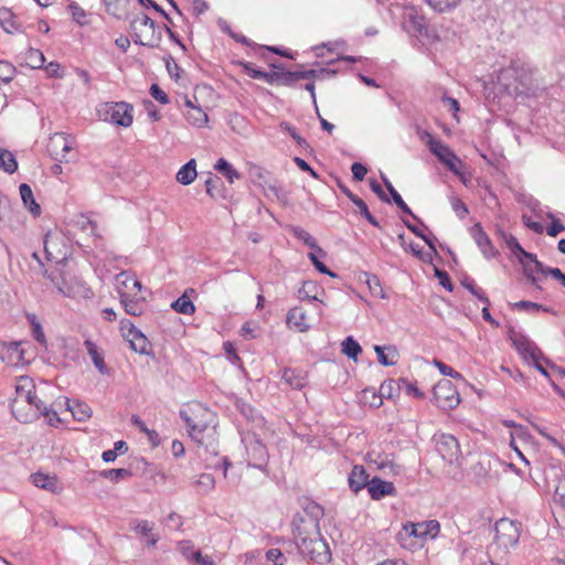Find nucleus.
<instances>
[{
  "instance_id": "nucleus-1",
  "label": "nucleus",
  "mask_w": 565,
  "mask_h": 565,
  "mask_svg": "<svg viewBox=\"0 0 565 565\" xmlns=\"http://www.w3.org/2000/svg\"><path fill=\"white\" fill-rule=\"evenodd\" d=\"M294 536L301 554L318 564H327L331 561V551L322 537L320 526L313 520L302 521L294 526Z\"/></svg>"
},
{
  "instance_id": "nucleus-2",
  "label": "nucleus",
  "mask_w": 565,
  "mask_h": 565,
  "mask_svg": "<svg viewBox=\"0 0 565 565\" xmlns=\"http://www.w3.org/2000/svg\"><path fill=\"white\" fill-rule=\"evenodd\" d=\"M130 34L136 44L149 47L159 46L162 38L159 26L145 13L131 19Z\"/></svg>"
},
{
  "instance_id": "nucleus-3",
  "label": "nucleus",
  "mask_w": 565,
  "mask_h": 565,
  "mask_svg": "<svg viewBox=\"0 0 565 565\" xmlns=\"http://www.w3.org/2000/svg\"><path fill=\"white\" fill-rule=\"evenodd\" d=\"M212 415L210 411L201 405L180 411V417L186 424L190 437L200 445L203 444L204 433L209 427L207 420Z\"/></svg>"
},
{
  "instance_id": "nucleus-4",
  "label": "nucleus",
  "mask_w": 565,
  "mask_h": 565,
  "mask_svg": "<svg viewBox=\"0 0 565 565\" xmlns=\"http://www.w3.org/2000/svg\"><path fill=\"white\" fill-rule=\"evenodd\" d=\"M494 531V546L502 554H505L511 547L519 543L521 535V523L508 518H502L495 522Z\"/></svg>"
},
{
  "instance_id": "nucleus-5",
  "label": "nucleus",
  "mask_w": 565,
  "mask_h": 565,
  "mask_svg": "<svg viewBox=\"0 0 565 565\" xmlns=\"http://www.w3.org/2000/svg\"><path fill=\"white\" fill-rule=\"evenodd\" d=\"M440 530L439 522L436 520L412 523L408 522L403 525L402 531L397 534V541L403 547L407 546V540L411 537L426 541L427 539H435Z\"/></svg>"
},
{
  "instance_id": "nucleus-6",
  "label": "nucleus",
  "mask_w": 565,
  "mask_h": 565,
  "mask_svg": "<svg viewBox=\"0 0 565 565\" xmlns=\"http://www.w3.org/2000/svg\"><path fill=\"white\" fill-rule=\"evenodd\" d=\"M433 402L441 409H454L459 405V393L450 380H440L434 386Z\"/></svg>"
},
{
  "instance_id": "nucleus-7",
  "label": "nucleus",
  "mask_w": 565,
  "mask_h": 565,
  "mask_svg": "<svg viewBox=\"0 0 565 565\" xmlns=\"http://www.w3.org/2000/svg\"><path fill=\"white\" fill-rule=\"evenodd\" d=\"M499 82L502 83L510 95H521L530 88L531 77L527 74L519 76L515 66L512 65L501 72Z\"/></svg>"
},
{
  "instance_id": "nucleus-8",
  "label": "nucleus",
  "mask_w": 565,
  "mask_h": 565,
  "mask_svg": "<svg viewBox=\"0 0 565 565\" xmlns=\"http://www.w3.org/2000/svg\"><path fill=\"white\" fill-rule=\"evenodd\" d=\"M429 150L438 158L440 162H443L448 170H450L456 175L461 177V172L459 167L461 166V160L457 154L445 143L436 140L434 137H429L428 140Z\"/></svg>"
},
{
  "instance_id": "nucleus-9",
  "label": "nucleus",
  "mask_w": 565,
  "mask_h": 565,
  "mask_svg": "<svg viewBox=\"0 0 565 565\" xmlns=\"http://www.w3.org/2000/svg\"><path fill=\"white\" fill-rule=\"evenodd\" d=\"M132 106L128 103H110L105 104L99 110L104 111L105 120L122 127H129L132 124Z\"/></svg>"
},
{
  "instance_id": "nucleus-10",
  "label": "nucleus",
  "mask_w": 565,
  "mask_h": 565,
  "mask_svg": "<svg viewBox=\"0 0 565 565\" xmlns=\"http://www.w3.org/2000/svg\"><path fill=\"white\" fill-rule=\"evenodd\" d=\"M509 339L513 348L524 360L533 361L536 358L543 356L537 345L523 333L518 332L514 329H510Z\"/></svg>"
},
{
  "instance_id": "nucleus-11",
  "label": "nucleus",
  "mask_w": 565,
  "mask_h": 565,
  "mask_svg": "<svg viewBox=\"0 0 565 565\" xmlns=\"http://www.w3.org/2000/svg\"><path fill=\"white\" fill-rule=\"evenodd\" d=\"M130 529L138 535L146 547H154L160 540L153 522L148 520H132Z\"/></svg>"
},
{
  "instance_id": "nucleus-12",
  "label": "nucleus",
  "mask_w": 565,
  "mask_h": 565,
  "mask_svg": "<svg viewBox=\"0 0 565 565\" xmlns=\"http://www.w3.org/2000/svg\"><path fill=\"white\" fill-rule=\"evenodd\" d=\"M403 26L413 35L427 34V23L423 14L415 7L406 8L403 14Z\"/></svg>"
},
{
  "instance_id": "nucleus-13",
  "label": "nucleus",
  "mask_w": 565,
  "mask_h": 565,
  "mask_svg": "<svg viewBox=\"0 0 565 565\" xmlns=\"http://www.w3.org/2000/svg\"><path fill=\"white\" fill-rule=\"evenodd\" d=\"M436 450L449 463L457 461L460 456L459 443L452 435H440L436 443Z\"/></svg>"
},
{
  "instance_id": "nucleus-14",
  "label": "nucleus",
  "mask_w": 565,
  "mask_h": 565,
  "mask_svg": "<svg viewBox=\"0 0 565 565\" xmlns=\"http://www.w3.org/2000/svg\"><path fill=\"white\" fill-rule=\"evenodd\" d=\"M516 256L523 266L524 275L526 278L533 286L536 287V289H541V287L537 285V278L534 276V273L543 274L546 267L543 265V263L537 260L535 254L529 253L526 250H524V253H519Z\"/></svg>"
},
{
  "instance_id": "nucleus-15",
  "label": "nucleus",
  "mask_w": 565,
  "mask_h": 565,
  "mask_svg": "<svg viewBox=\"0 0 565 565\" xmlns=\"http://www.w3.org/2000/svg\"><path fill=\"white\" fill-rule=\"evenodd\" d=\"M248 463L255 468L263 470L268 460V451L266 446L258 439L250 440L246 447Z\"/></svg>"
},
{
  "instance_id": "nucleus-16",
  "label": "nucleus",
  "mask_w": 565,
  "mask_h": 565,
  "mask_svg": "<svg viewBox=\"0 0 565 565\" xmlns=\"http://www.w3.org/2000/svg\"><path fill=\"white\" fill-rule=\"evenodd\" d=\"M72 150V143L63 132L54 134L49 143V151L52 158L58 162L65 159L67 152Z\"/></svg>"
},
{
  "instance_id": "nucleus-17",
  "label": "nucleus",
  "mask_w": 565,
  "mask_h": 565,
  "mask_svg": "<svg viewBox=\"0 0 565 565\" xmlns=\"http://www.w3.org/2000/svg\"><path fill=\"white\" fill-rule=\"evenodd\" d=\"M470 232H471V236L473 237L476 244L478 245V247L480 248V250L482 252V254L484 255L486 258L490 259L498 255V250L492 245L489 236L483 231L480 223L475 224L471 227Z\"/></svg>"
},
{
  "instance_id": "nucleus-18",
  "label": "nucleus",
  "mask_w": 565,
  "mask_h": 565,
  "mask_svg": "<svg viewBox=\"0 0 565 565\" xmlns=\"http://www.w3.org/2000/svg\"><path fill=\"white\" fill-rule=\"evenodd\" d=\"M116 289L121 297L122 289L130 290L132 296H138L141 294L142 285L136 278L135 274L128 270H122L121 273L116 275Z\"/></svg>"
},
{
  "instance_id": "nucleus-19",
  "label": "nucleus",
  "mask_w": 565,
  "mask_h": 565,
  "mask_svg": "<svg viewBox=\"0 0 565 565\" xmlns=\"http://www.w3.org/2000/svg\"><path fill=\"white\" fill-rule=\"evenodd\" d=\"M15 393L17 397L14 399V404H32L35 403L36 399V393L34 391V385L32 383V380L28 376H21L18 380L17 386H15Z\"/></svg>"
},
{
  "instance_id": "nucleus-20",
  "label": "nucleus",
  "mask_w": 565,
  "mask_h": 565,
  "mask_svg": "<svg viewBox=\"0 0 565 565\" xmlns=\"http://www.w3.org/2000/svg\"><path fill=\"white\" fill-rule=\"evenodd\" d=\"M119 299L127 315L141 316L143 313L145 297L141 294L132 296L130 290L122 289Z\"/></svg>"
},
{
  "instance_id": "nucleus-21",
  "label": "nucleus",
  "mask_w": 565,
  "mask_h": 565,
  "mask_svg": "<svg viewBox=\"0 0 565 565\" xmlns=\"http://www.w3.org/2000/svg\"><path fill=\"white\" fill-rule=\"evenodd\" d=\"M367 491L373 500H381L386 495H394L395 486L391 481H384L381 478L374 477L367 483Z\"/></svg>"
},
{
  "instance_id": "nucleus-22",
  "label": "nucleus",
  "mask_w": 565,
  "mask_h": 565,
  "mask_svg": "<svg viewBox=\"0 0 565 565\" xmlns=\"http://www.w3.org/2000/svg\"><path fill=\"white\" fill-rule=\"evenodd\" d=\"M286 322L289 328L299 332H306L310 328L307 312L301 307L291 308L287 313Z\"/></svg>"
},
{
  "instance_id": "nucleus-23",
  "label": "nucleus",
  "mask_w": 565,
  "mask_h": 565,
  "mask_svg": "<svg viewBox=\"0 0 565 565\" xmlns=\"http://www.w3.org/2000/svg\"><path fill=\"white\" fill-rule=\"evenodd\" d=\"M125 338L130 343V349L140 354H148L150 343L146 335L134 324H130V331L125 333Z\"/></svg>"
},
{
  "instance_id": "nucleus-24",
  "label": "nucleus",
  "mask_w": 565,
  "mask_h": 565,
  "mask_svg": "<svg viewBox=\"0 0 565 565\" xmlns=\"http://www.w3.org/2000/svg\"><path fill=\"white\" fill-rule=\"evenodd\" d=\"M271 67L277 68V71L268 72L266 83L268 84H278L282 86H292L296 81V71H285L275 64H270Z\"/></svg>"
},
{
  "instance_id": "nucleus-25",
  "label": "nucleus",
  "mask_w": 565,
  "mask_h": 565,
  "mask_svg": "<svg viewBox=\"0 0 565 565\" xmlns=\"http://www.w3.org/2000/svg\"><path fill=\"white\" fill-rule=\"evenodd\" d=\"M348 481L350 489L355 493L365 487L367 488V483H370L369 475L363 466H354Z\"/></svg>"
},
{
  "instance_id": "nucleus-26",
  "label": "nucleus",
  "mask_w": 565,
  "mask_h": 565,
  "mask_svg": "<svg viewBox=\"0 0 565 565\" xmlns=\"http://www.w3.org/2000/svg\"><path fill=\"white\" fill-rule=\"evenodd\" d=\"M374 351L377 355V361L384 366H393L398 361V350L394 345H374Z\"/></svg>"
},
{
  "instance_id": "nucleus-27",
  "label": "nucleus",
  "mask_w": 565,
  "mask_h": 565,
  "mask_svg": "<svg viewBox=\"0 0 565 565\" xmlns=\"http://www.w3.org/2000/svg\"><path fill=\"white\" fill-rule=\"evenodd\" d=\"M306 515L296 514L294 516L292 526H298L302 521L313 520L316 525L319 526V519L323 515V509L316 502H309L305 507Z\"/></svg>"
},
{
  "instance_id": "nucleus-28",
  "label": "nucleus",
  "mask_w": 565,
  "mask_h": 565,
  "mask_svg": "<svg viewBox=\"0 0 565 565\" xmlns=\"http://www.w3.org/2000/svg\"><path fill=\"white\" fill-rule=\"evenodd\" d=\"M20 195L23 201L24 206L29 210V212L34 216H40L41 214V206L36 201L34 200L32 189L29 184L22 183L19 188Z\"/></svg>"
},
{
  "instance_id": "nucleus-29",
  "label": "nucleus",
  "mask_w": 565,
  "mask_h": 565,
  "mask_svg": "<svg viewBox=\"0 0 565 565\" xmlns=\"http://www.w3.org/2000/svg\"><path fill=\"white\" fill-rule=\"evenodd\" d=\"M32 482L35 487L47 490L50 492L58 491V482L55 476L36 472L31 475Z\"/></svg>"
},
{
  "instance_id": "nucleus-30",
  "label": "nucleus",
  "mask_w": 565,
  "mask_h": 565,
  "mask_svg": "<svg viewBox=\"0 0 565 565\" xmlns=\"http://www.w3.org/2000/svg\"><path fill=\"white\" fill-rule=\"evenodd\" d=\"M84 345L98 372L100 374H108L109 370L104 361L103 354L98 351L97 345L92 340H85Z\"/></svg>"
},
{
  "instance_id": "nucleus-31",
  "label": "nucleus",
  "mask_w": 565,
  "mask_h": 565,
  "mask_svg": "<svg viewBox=\"0 0 565 565\" xmlns=\"http://www.w3.org/2000/svg\"><path fill=\"white\" fill-rule=\"evenodd\" d=\"M196 175V162L194 159H191L180 168L175 179L182 185H189L195 180Z\"/></svg>"
},
{
  "instance_id": "nucleus-32",
  "label": "nucleus",
  "mask_w": 565,
  "mask_h": 565,
  "mask_svg": "<svg viewBox=\"0 0 565 565\" xmlns=\"http://www.w3.org/2000/svg\"><path fill=\"white\" fill-rule=\"evenodd\" d=\"M205 190L206 193L214 200L226 198L223 188V181L215 174L210 173L209 178L205 180Z\"/></svg>"
},
{
  "instance_id": "nucleus-33",
  "label": "nucleus",
  "mask_w": 565,
  "mask_h": 565,
  "mask_svg": "<svg viewBox=\"0 0 565 565\" xmlns=\"http://www.w3.org/2000/svg\"><path fill=\"white\" fill-rule=\"evenodd\" d=\"M0 25L7 33L20 32L21 24L18 23L17 17L8 8H0Z\"/></svg>"
},
{
  "instance_id": "nucleus-34",
  "label": "nucleus",
  "mask_w": 565,
  "mask_h": 565,
  "mask_svg": "<svg viewBox=\"0 0 565 565\" xmlns=\"http://www.w3.org/2000/svg\"><path fill=\"white\" fill-rule=\"evenodd\" d=\"M382 180L392 196V201L397 205V207L401 209L404 213L412 215L413 218L419 221L418 217L408 207V205L404 202V200L402 199L399 193L395 190V188L390 182V180L383 174H382Z\"/></svg>"
},
{
  "instance_id": "nucleus-35",
  "label": "nucleus",
  "mask_w": 565,
  "mask_h": 565,
  "mask_svg": "<svg viewBox=\"0 0 565 565\" xmlns=\"http://www.w3.org/2000/svg\"><path fill=\"white\" fill-rule=\"evenodd\" d=\"M106 12L121 19L128 9L129 0H103Z\"/></svg>"
},
{
  "instance_id": "nucleus-36",
  "label": "nucleus",
  "mask_w": 565,
  "mask_h": 565,
  "mask_svg": "<svg viewBox=\"0 0 565 565\" xmlns=\"http://www.w3.org/2000/svg\"><path fill=\"white\" fill-rule=\"evenodd\" d=\"M214 169L223 174L231 184L234 183L235 180L241 179V173L237 172L233 166L224 158H221L216 161Z\"/></svg>"
},
{
  "instance_id": "nucleus-37",
  "label": "nucleus",
  "mask_w": 565,
  "mask_h": 565,
  "mask_svg": "<svg viewBox=\"0 0 565 565\" xmlns=\"http://www.w3.org/2000/svg\"><path fill=\"white\" fill-rule=\"evenodd\" d=\"M282 380L295 390H301L307 381L301 372H296L291 369H286L282 373Z\"/></svg>"
},
{
  "instance_id": "nucleus-38",
  "label": "nucleus",
  "mask_w": 565,
  "mask_h": 565,
  "mask_svg": "<svg viewBox=\"0 0 565 565\" xmlns=\"http://www.w3.org/2000/svg\"><path fill=\"white\" fill-rule=\"evenodd\" d=\"M67 409L78 422H84L92 416V408L82 402H74L73 405H70V401H67Z\"/></svg>"
},
{
  "instance_id": "nucleus-39",
  "label": "nucleus",
  "mask_w": 565,
  "mask_h": 565,
  "mask_svg": "<svg viewBox=\"0 0 565 565\" xmlns=\"http://www.w3.org/2000/svg\"><path fill=\"white\" fill-rule=\"evenodd\" d=\"M292 233L295 237L302 241L308 247L324 256V252L319 247L316 238L309 232L301 227H295L292 228Z\"/></svg>"
},
{
  "instance_id": "nucleus-40",
  "label": "nucleus",
  "mask_w": 565,
  "mask_h": 565,
  "mask_svg": "<svg viewBox=\"0 0 565 565\" xmlns=\"http://www.w3.org/2000/svg\"><path fill=\"white\" fill-rule=\"evenodd\" d=\"M0 169L7 173H13L18 169L15 157L4 148H0Z\"/></svg>"
},
{
  "instance_id": "nucleus-41",
  "label": "nucleus",
  "mask_w": 565,
  "mask_h": 565,
  "mask_svg": "<svg viewBox=\"0 0 565 565\" xmlns=\"http://www.w3.org/2000/svg\"><path fill=\"white\" fill-rule=\"evenodd\" d=\"M252 177H253V182L264 189L267 188L268 191L277 194V189L275 185H273L269 181H268V172L263 170L262 168H255L253 170V173H252Z\"/></svg>"
},
{
  "instance_id": "nucleus-42",
  "label": "nucleus",
  "mask_w": 565,
  "mask_h": 565,
  "mask_svg": "<svg viewBox=\"0 0 565 565\" xmlns=\"http://www.w3.org/2000/svg\"><path fill=\"white\" fill-rule=\"evenodd\" d=\"M171 308L177 312L183 315H192L195 311L193 302L189 299V297L185 294L179 297L175 301H173Z\"/></svg>"
},
{
  "instance_id": "nucleus-43",
  "label": "nucleus",
  "mask_w": 565,
  "mask_h": 565,
  "mask_svg": "<svg viewBox=\"0 0 565 565\" xmlns=\"http://www.w3.org/2000/svg\"><path fill=\"white\" fill-rule=\"evenodd\" d=\"M31 406H34L35 409L39 412L40 415H43L47 418L50 425H55V423H60V418L57 416V413L55 411H52L49 408V406L43 403L41 399L36 397L35 403L30 404Z\"/></svg>"
},
{
  "instance_id": "nucleus-44",
  "label": "nucleus",
  "mask_w": 565,
  "mask_h": 565,
  "mask_svg": "<svg viewBox=\"0 0 565 565\" xmlns=\"http://www.w3.org/2000/svg\"><path fill=\"white\" fill-rule=\"evenodd\" d=\"M342 352L350 359L356 360L362 352V348L352 337H348L342 342Z\"/></svg>"
},
{
  "instance_id": "nucleus-45",
  "label": "nucleus",
  "mask_w": 565,
  "mask_h": 565,
  "mask_svg": "<svg viewBox=\"0 0 565 565\" xmlns=\"http://www.w3.org/2000/svg\"><path fill=\"white\" fill-rule=\"evenodd\" d=\"M461 285L467 290H469L475 297H477L481 302H483L487 306H490L489 298L486 296L484 291L476 285L475 280L467 277L461 281Z\"/></svg>"
},
{
  "instance_id": "nucleus-46",
  "label": "nucleus",
  "mask_w": 565,
  "mask_h": 565,
  "mask_svg": "<svg viewBox=\"0 0 565 565\" xmlns=\"http://www.w3.org/2000/svg\"><path fill=\"white\" fill-rule=\"evenodd\" d=\"M25 62L32 68H41L45 62V57L40 50L31 47L25 53Z\"/></svg>"
},
{
  "instance_id": "nucleus-47",
  "label": "nucleus",
  "mask_w": 565,
  "mask_h": 565,
  "mask_svg": "<svg viewBox=\"0 0 565 565\" xmlns=\"http://www.w3.org/2000/svg\"><path fill=\"white\" fill-rule=\"evenodd\" d=\"M188 121L198 127H202L209 120L207 115L200 107H192V110H189L186 114Z\"/></svg>"
},
{
  "instance_id": "nucleus-48",
  "label": "nucleus",
  "mask_w": 565,
  "mask_h": 565,
  "mask_svg": "<svg viewBox=\"0 0 565 565\" xmlns=\"http://www.w3.org/2000/svg\"><path fill=\"white\" fill-rule=\"evenodd\" d=\"M15 74L17 68L12 63L0 60V82L9 84L13 81Z\"/></svg>"
},
{
  "instance_id": "nucleus-49",
  "label": "nucleus",
  "mask_w": 565,
  "mask_h": 565,
  "mask_svg": "<svg viewBox=\"0 0 565 565\" xmlns=\"http://www.w3.org/2000/svg\"><path fill=\"white\" fill-rule=\"evenodd\" d=\"M426 3L437 12H447L455 9L460 0H425Z\"/></svg>"
},
{
  "instance_id": "nucleus-50",
  "label": "nucleus",
  "mask_w": 565,
  "mask_h": 565,
  "mask_svg": "<svg viewBox=\"0 0 565 565\" xmlns=\"http://www.w3.org/2000/svg\"><path fill=\"white\" fill-rule=\"evenodd\" d=\"M318 285L315 281H305L298 291L299 299L318 300L317 298Z\"/></svg>"
},
{
  "instance_id": "nucleus-51",
  "label": "nucleus",
  "mask_w": 565,
  "mask_h": 565,
  "mask_svg": "<svg viewBox=\"0 0 565 565\" xmlns=\"http://www.w3.org/2000/svg\"><path fill=\"white\" fill-rule=\"evenodd\" d=\"M401 390V385L396 383L394 380L384 381L380 386L379 394L383 398H393L396 394H398Z\"/></svg>"
},
{
  "instance_id": "nucleus-52",
  "label": "nucleus",
  "mask_w": 565,
  "mask_h": 565,
  "mask_svg": "<svg viewBox=\"0 0 565 565\" xmlns=\"http://www.w3.org/2000/svg\"><path fill=\"white\" fill-rule=\"evenodd\" d=\"M352 203L359 209L360 214L365 217L370 224L375 227L380 226L377 220L371 214L366 203L361 198H352Z\"/></svg>"
},
{
  "instance_id": "nucleus-53",
  "label": "nucleus",
  "mask_w": 565,
  "mask_h": 565,
  "mask_svg": "<svg viewBox=\"0 0 565 565\" xmlns=\"http://www.w3.org/2000/svg\"><path fill=\"white\" fill-rule=\"evenodd\" d=\"M131 475H132V472L129 469H125V468L108 469V470H103L100 472L102 477L107 478L114 482H118L119 480L128 478Z\"/></svg>"
},
{
  "instance_id": "nucleus-54",
  "label": "nucleus",
  "mask_w": 565,
  "mask_h": 565,
  "mask_svg": "<svg viewBox=\"0 0 565 565\" xmlns=\"http://www.w3.org/2000/svg\"><path fill=\"white\" fill-rule=\"evenodd\" d=\"M47 278L54 284L57 290L67 297H71L73 294L72 288L64 281V279H60V274L56 271H51L47 274Z\"/></svg>"
},
{
  "instance_id": "nucleus-55",
  "label": "nucleus",
  "mask_w": 565,
  "mask_h": 565,
  "mask_svg": "<svg viewBox=\"0 0 565 565\" xmlns=\"http://www.w3.org/2000/svg\"><path fill=\"white\" fill-rule=\"evenodd\" d=\"M280 129L287 134L290 135V137L296 141V143L303 148V149H307L309 147V143L307 142V140L305 138H302L296 130L295 127H292L290 124L288 122H281L280 124Z\"/></svg>"
},
{
  "instance_id": "nucleus-56",
  "label": "nucleus",
  "mask_w": 565,
  "mask_h": 565,
  "mask_svg": "<svg viewBox=\"0 0 565 565\" xmlns=\"http://www.w3.org/2000/svg\"><path fill=\"white\" fill-rule=\"evenodd\" d=\"M500 236L502 237L505 245L510 248V250L513 255L516 256L519 253H524L523 247L520 245V243L513 235L507 234L505 232L500 231Z\"/></svg>"
},
{
  "instance_id": "nucleus-57",
  "label": "nucleus",
  "mask_w": 565,
  "mask_h": 565,
  "mask_svg": "<svg viewBox=\"0 0 565 565\" xmlns=\"http://www.w3.org/2000/svg\"><path fill=\"white\" fill-rule=\"evenodd\" d=\"M449 202L451 204L454 212L457 214L459 218L462 220L469 214L467 205L458 196L451 195L449 198Z\"/></svg>"
},
{
  "instance_id": "nucleus-58",
  "label": "nucleus",
  "mask_w": 565,
  "mask_h": 565,
  "mask_svg": "<svg viewBox=\"0 0 565 565\" xmlns=\"http://www.w3.org/2000/svg\"><path fill=\"white\" fill-rule=\"evenodd\" d=\"M29 320L32 326V335H33L34 340L36 342H39L40 344H45L46 339H45L44 331H43L40 322L36 320L35 316L29 317Z\"/></svg>"
},
{
  "instance_id": "nucleus-59",
  "label": "nucleus",
  "mask_w": 565,
  "mask_h": 565,
  "mask_svg": "<svg viewBox=\"0 0 565 565\" xmlns=\"http://www.w3.org/2000/svg\"><path fill=\"white\" fill-rule=\"evenodd\" d=\"M242 65H243L245 73L249 77L255 78V79H262V81L266 82L268 72L255 68L252 63H242Z\"/></svg>"
},
{
  "instance_id": "nucleus-60",
  "label": "nucleus",
  "mask_w": 565,
  "mask_h": 565,
  "mask_svg": "<svg viewBox=\"0 0 565 565\" xmlns=\"http://www.w3.org/2000/svg\"><path fill=\"white\" fill-rule=\"evenodd\" d=\"M511 306L513 309H518V310H522V311H526V312L539 311L540 308H543V305L527 301V300H521V301L512 303Z\"/></svg>"
},
{
  "instance_id": "nucleus-61",
  "label": "nucleus",
  "mask_w": 565,
  "mask_h": 565,
  "mask_svg": "<svg viewBox=\"0 0 565 565\" xmlns=\"http://www.w3.org/2000/svg\"><path fill=\"white\" fill-rule=\"evenodd\" d=\"M196 483L204 492L211 491L215 486L214 477L210 473L200 475Z\"/></svg>"
},
{
  "instance_id": "nucleus-62",
  "label": "nucleus",
  "mask_w": 565,
  "mask_h": 565,
  "mask_svg": "<svg viewBox=\"0 0 565 565\" xmlns=\"http://www.w3.org/2000/svg\"><path fill=\"white\" fill-rule=\"evenodd\" d=\"M150 95L152 98H154L157 102H159L162 105L169 104L170 99L169 96L160 88L158 84H152L150 86Z\"/></svg>"
},
{
  "instance_id": "nucleus-63",
  "label": "nucleus",
  "mask_w": 565,
  "mask_h": 565,
  "mask_svg": "<svg viewBox=\"0 0 565 565\" xmlns=\"http://www.w3.org/2000/svg\"><path fill=\"white\" fill-rule=\"evenodd\" d=\"M308 256L319 273L328 275L330 277H337L335 273L331 271L322 262L318 259L316 253H309Z\"/></svg>"
},
{
  "instance_id": "nucleus-64",
  "label": "nucleus",
  "mask_w": 565,
  "mask_h": 565,
  "mask_svg": "<svg viewBox=\"0 0 565 565\" xmlns=\"http://www.w3.org/2000/svg\"><path fill=\"white\" fill-rule=\"evenodd\" d=\"M70 11L73 15V19L81 25H84L86 23V12L76 3H71L68 6Z\"/></svg>"
}]
</instances>
